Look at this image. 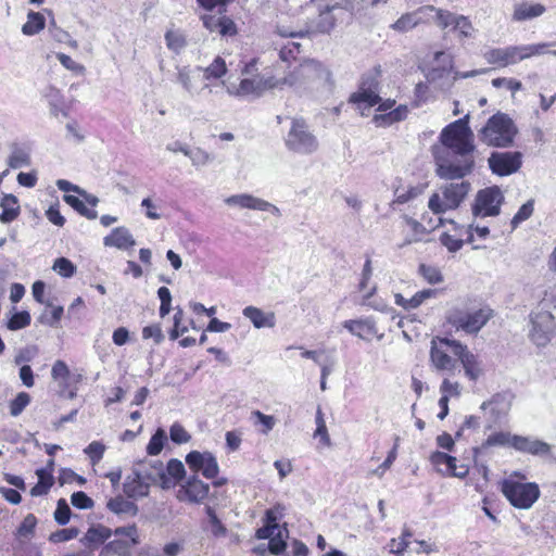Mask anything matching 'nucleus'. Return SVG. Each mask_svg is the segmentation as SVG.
Wrapping results in <instances>:
<instances>
[{"instance_id": "obj_44", "label": "nucleus", "mask_w": 556, "mask_h": 556, "mask_svg": "<svg viewBox=\"0 0 556 556\" xmlns=\"http://www.w3.org/2000/svg\"><path fill=\"white\" fill-rule=\"evenodd\" d=\"M63 200L71 205L75 211H77L80 215L85 216L88 219H96L98 214L93 208H88L86 206V200L73 194H64Z\"/></svg>"}, {"instance_id": "obj_10", "label": "nucleus", "mask_w": 556, "mask_h": 556, "mask_svg": "<svg viewBox=\"0 0 556 556\" xmlns=\"http://www.w3.org/2000/svg\"><path fill=\"white\" fill-rule=\"evenodd\" d=\"M454 344H462L457 340L448 338H434L431 341L430 362L441 372L453 375L457 369V357L455 356Z\"/></svg>"}, {"instance_id": "obj_4", "label": "nucleus", "mask_w": 556, "mask_h": 556, "mask_svg": "<svg viewBox=\"0 0 556 556\" xmlns=\"http://www.w3.org/2000/svg\"><path fill=\"white\" fill-rule=\"evenodd\" d=\"M501 491L510 505L518 509L531 508L541 494L535 482H521L511 478L502 481Z\"/></svg>"}, {"instance_id": "obj_8", "label": "nucleus", "mask_w": 556, "mask_h": 556, "mask_svg": "<svg viewBox=\"0 0 556 556\" xmlns=\"http://www.w3.org/2000/svg\"><path fill=\"white\" fill-rule=\"evenodd\" d=\"M470 190L468 181L451 182L441 188L443 198L433 193L428 202L429 208L434 214H441L447 210L457 208Z\"/></svg>"}, {"instance_id": "obj_24", "label": "nucleus", "mask_w": 556, "mask_h": 556, "mask_svg": "<svg viewBox=\"0 0 556 556\" xmlns=\"http://www.w3.org/2000/svg\"><path fill=\"white\" fill-rule=\"evenodd\" d=\"M103 244L118 250H129L136 245V240L126 227H116L103 238Z\"/></svg>"}, {"instance_id": "obj_35", "label": "nucleus", "mask_w": 556, "mask_h": 556, "mask_svg": "<svg viewBox=\"0 0 556 556\" xmlns=\"http://www.w3.org/2000/svg\"><path fill=\"white\" fill-rule=\"evenodd\" d=\"M545 11L546 8L541 3H521L515 7L513 18L517 22L532 20L541 16Z\"/></svg>"}, {"instance_id": "obj_28", "label": "nucleus", "mask_w": 556, "mask_h": 556, "mask_svg": "<svg viewBox=\"0 0 556 556\" xmlns=\"http://www.w3.org/2000/svg\"><path fill=\"white\" fill-rule=\"evenodd\" d=\"M435 65L429 71L427 78L435 81L450 75L453 72V58L443 51L437 52L434 55Z\"/></svg>"}, {"instance_id": "obj_47", "label": "nucleus", "mask_w": 556, "mask_h": 556, "mask_svg": "<svg viewBox=\"0 0 556 556\" xmlns=\"http://www.w3.org/2000/svg\"><path fill=\"white\" fill-rule=\"evenodd\" d=\"M31 397L27 392H20L10 401L9 410L12 417L20 416L23 410L30 404Z\"/></svg>"}, {"instance_id": "obj_52", "label": "nucleus", "mask_w": 556, "mask_h": 556, "mask_svg": "<svg viewBox=\"0 0 556 556\" xmlns=\"http://www.w3.org/2000/svg\"><path fill=\"white\" fill-rule=\"evenodd\" d=\"M106 446L101 441H92L84 448V453L88 456L90 463L94 466L102 459Z\"/></svg>"}, {"instance_id": "obj_62", "label": "nucleus", "mask_w": 556, "mask_h": 556, "mask_svg": "<svg viewBox=\"0 0 556 556\" xmlns=\"http://www.w3.org/2000/svg\"><path fill=\"white\" fill-rule=\"evenodd\" d=\"M184 319V311L180 307L176 308V312L174 314L173 320L174 326L173 329L169 331V339L170 340H177L180 334H184L187 332L188 328L186 325L182 324Z\"/></svg>"}, {"instance_id": "obj_41", "label": "nucleus", "mask_w": 556, "mask_h": 556, "mask_svg": "<svg viewBox=\"0 0 556 556\" xmlns=\"http://www.w3.org/2000/svg\"><path fill=\"white\" fill-rule=\"evenodd\" d=\"M46 26L45 17L39 12L30 11L27 14V22L22 26V33L26 36H34Z\"/></svg>"}, {"instance_id": "obj_58", "label": "nucleus", "mask_w": 556, "mask_h": 556, "mask_svg": "<svg viewBox=\"0 0 556 556\" xmlns=\"http://www.w3.org/2000/svg\"><path fill=\"white\" fill-rule=\"evenodd\" d=\"M534 211V201L529 200L522 204L511 219V227L515 229L519 224L531 217Z\"/></svg>"}, {"instance_id": "obj_27", "label": "nucleus", "mask_w": 556, "mask_h": 556, "mask_svg": "<svg viewBox=\"0 0 556 556\" xmlns=\"http://www.w3.org/2000/svg\"><path fill=\"white\" fill-rule=\"evenodd\" d=\"M315 65H303L301 63L299 66L294 67L290 71L285 78L286 87L292 88L294 90H302L308 88L306 76L315 71Z\"/></svg>"}, {"instance_id": "obj_40", "label": "nucleus", "mask_w": 556, "mask_h": 556, "mask_svg": "<svg viewBox=\"0 0 556 556\" xmlns=\"http://www.w3.org/2000/svg\"><path fill=\"white\" fill-rule=\"evenodd\" d=\"M36 475L38 477V482L31 488L30 495L42 496L48 494L54 483L53 476L48 471V469H37Z\"/></svg>"}, {"instance_id": "obj_21", "label": "nucleus", "mask_w": 556, "mask_h": 556, "mask_svg": "<svg viewBox=\"0 0 556 556\" xmlns=\"http://www.w3.org/2000/svg\"><path fill=\"white\" fill-rule=\"evenodd\" d=\"M395 104L394 100H387L379 104L377 111L379 114L374 116V122L377 126H389L393 123L403 121L407 115V108L400 105L393 109Z\"/></svg>"}, {"instance_id": "obj_36", "label": "nucleus", "mask_w": 556, "mask_h": 556, "mask_svg": "<svg viewBox=\"0 0 556 556\" xmlns=\"http://www.w3.org/2000/svg\"><path fill=\"white\" fill-rule=\"evenodd\" d=\"M372 276V266H371V260L369 256L366 257V261L364 263L361 279L358 283V290L363 292V301L367 302L377 291V287L374 285L369 287V281Z\"/></svg>"}, {"instance_id": "obj_59", "label": "nucleus", "mask_w": 556, "mask_h": 556, "mask_svg": "<svg viewBox=\"0 0 556 556\" xmlns=\"http://www.w3.org/2000/svg\"><path fill=\"white\" fill-rule=\"evenodd\" d=\"M252 418L255 419L254 425H261V432L263 434H267L276 425V419L274 416L265 415L260 410L252 412Z\"/></svg>"}, {"instance_id": "obj_54", "label": "nucleus", "mask_w": 556, "mask_h": 556, "mask_svg": "<svg viewBox=\"0 0 556 556\" xmlns=\"http://www.w3.org/2000/svg\"><path fill=\"white\" fill-rule=\"evenodd\" d=\"M52 269L61 277L71 278L76 273V266L66 257H59L54 261Z\"/></svg>"}, {"instance_id": "obj_49", "label": "nucleus", "mask_w": 556, "mask_h": 556, "mask_svg": "<svg viewBox=\"0 0 556 556\" xmlns=\"http://www.w3.org/2000/svg\"><path fill=\"white\" fill-rule=\"evenodd\" d=\"M37 526V518L33 514H28L18 526L15 535L17 539H30Z\"/></svg>"}, {"instance_id": "obj_55", "label": "nucleus", "mask_w": 556, "mask_h": 556, "mask_svg": "<svg viewBox=\"0 0 556 556\" xmlns=\"http://www.w3.org/2000/svg\"><path fill=\"white\" fill-rule=\"evenodd\" d=\"M301 51V45L295 41H288L287 43L280 46L279 48V58L283 62H291L296 60L298 55Z\"/></svg>"}, {"instance_id": "obj_14", "label": "nucleus", "mask_w": 556, "mask_h": 556, "mask_svg": "<svg viewBox=\"0 0 556 556\" xmlns=\"http://www.w3.org/2000/svg\"><path fill=\"white\" fill-rule=\"evenodd\" d=\"M491 170L498 176H508L519 170L522 164L520 152H493L488 159Z\"/></svg>"}, {"instance_id": "obj_60", "label": "nucleus", "mask_w": 556, "mask_h": 556, "mask_svg": "<svg viewBox=\"0 0 556 556\" xmlns=\"http://www.w3.org/2000/svg\"><path fill=\"white\" fill-rule=\"evenodd\" d=\"M165 41L168 49L179 52L186 46L185 36L178 30H168L165 34Z\"/></svg>"}, {"instance_id": "obj_46", "label": "nucleus", "mask_w": 556, "mask_h": 556, "mask_svg": "<svg viewBox=\"0 0 556 556\" xmlns=\"http://www.w3.org/2000/svg\"><path fill=\"white\" fill-rule=\"evenodd\" d=\"M202 72L203 78L207 80L223 77L227 73L225 60L220 56H216L208 66L202 68Z\"/></svg>"}, {"instance_id": "obj_5", "label": "nucleus", "mask_w": 556, "mask_h": 556, "mask_svg": "<svg viewBox=\"0 0 556 556\" xmlns=\"http://www.w3.org/2000/svg\"><path fill=\"white\" fill-rule=\"evenodd\" d=\"M493 317V309L481 306L477 309L454 308L448 313L447 320L457 330L467 334L478 333Z\"/></svg>"}, {"instance_id": "obj_7", "label": "nucleus", "mask_w": 556, "mask_h": 556, "mask_svg": "<svg viewBox=\"0 0 556 556\" xmlns=\"http://www.w3.org/2000/svg\"><path fill=\"white\" fill-rule=\"evenodd\" d=\"M114 539L109 540L98 556H132V549L140 543L139 532L135 525L114 529Z\"/></svg>"}, {"instance_id": "obj_15", "label": "nucleus", "mask_w": 556, "mask_h": 556, "mask_svg": "<svg viewBox=\"0 0 556 556\" xmlns=\"http://www.w3.org/2000/svg\"><path fill=\"white\" fill-rule=\"evenodd\" d=\"M186 463L194 472H201L206 479H215L219 472L216 457L211 452L192 451L187 454Z\"/></svg>"}, {"instance_id": "obj_38", "label": "nucleus", "mask_w": 556, "mask_h": 556, "mask_svg": "<svg viewBox=\"0 0 556 556\" xmlns=\"http://www.w3.org/2000/svg\"><path fill=\"white\" fill-rule=\"evenodd\" d=\"M106 507L116 515L125 514L135 516L138 511L137 505L122 495L110 498L106 503Z\"/></svg>"}, {"instance_id": "obj_64", "label": "nucleus", "mask_w": 556, "mask_h": 556, "mask_svg": "<svg viewBox=\"0 0 556 556\" xmlns=\"http://www.w3.org/2000/svg\"><path fill=\"white\" fill-rule=\"evenodd\" d=\"M418 25L434 23L435 7L422 5L414 11Z\"/></svg>"}, {"instance_id": "obj_29", "label": "nucleus", "mask_w": 556, "mask_h": 556, "mask_svg": "<svg viewBox=\"0 0 556 556\" xmlns=\"http://www.w3.org/2000/svg\"><path fill=\"white\" fill-rule=\"evenodd\" d=\"M123 490L127 497L136 500L147 496L149 494L150 485L142 479H137L135 469L132 468L131 473L125 479Z\"/></svg>"}, {"instance_id": "obj_18", "label": "nucleus", "mask_w": 556, "mask_h": 556, "mask_svg": "<svg viewBox=\"0 0 556 556\" xmlns=\"http://www.w3.org/2000/svg\"><path fill=\"white\" fill-rule=\"evenodd\" d=\"M224 202L228 206H236L239 208H248L262 212L269 211L277 216L280 215V210L276 205L249 193L232 194L230 197H227L224 200Z\"/></svg>"}, {"instance_id": "obj_61", "label": "nucleus", "mask_w": 556, "mask_h": 556, "mask_svg": "<svg viewBox=\"0 0 556 556\" xmlns=\"http://www.w3.org/2000/svg\"><path fill=\"white\" fill-rule=\"evenodd\" d=\"M418 271L424 279L431 285L439 283L443 280L440 269L435 266L421 264Z\"/></svg>"}, {"instance_id": "obj_33", "label": "nucleus", "mask_w": 556, "mask_h": 556, "mask_svg": "<svg viewBox=\"0 0 556 556\" xmlns=\"http://www.w3.org/2000/svg\"><path fill=\"white\" fill-rule=\"evenodd\" d=\"M2 212L0 214V222L9 224L15 220L20 215L18 200L13 194H5L0 202Z\"/></svg>"}, {"instance_id": "obj_6", "label": "nucleus", "mask_w": 556, "mask_h": 556, "mask_svg": "<svg viewBox=\"0 0 556 556\" xmlns=\"http://www.w3.org/2000/svg\"><path fill=\"white\" fill-rule=\"evenodd\" d=\"M287 149L293 153L308 155L317 151L318 140L303 118H293L285 137Z\"/></svg>"}, {"instance_id": "obj_51", "label": "nucleus", "mask_w": 556, "mask_h": 556, "mask_svg": "<svg viewBox=\"0 0 556 556\" xmlns=\"http://www.w3.org/2000/svg\"><path fill=\"white\" fill-rule=\"evenodd\" d=\"M167 437L165 431L163 429H157L147 445V453L151 456L159 455L162 452Z\"/></svg>"}, {"instance_id": "obj_42", "label": "nucleus", "mask_w": 556, "mask_h": 556, "mask_svg": "<svg viewBox=\"0 0 556 556\" xmlns=\"http://www.w3.org/2000/svg\"><path fill=\"white\" fill-rule=\"evenodd\" d=\"M453 30L457 33V38L459 41L471 39L476 34V29L469 17L462 14H458L454 23Z\"/></svg>"}, {"instance_id": "obj_45", "label": "nucleus", "mask_w": 556, "mask_h": 556, "mask_svg": "<svg viewBox=\"0 0 556 556\" xmlns=\"http://www.w3.org/2000/svg\"><path fill=\"white\" fill-rule=\"evenodd\" d=\"M56 187L63 191V192H75L77 193L79 197L84 198L86 200V202L91 205L92 207H94L99 200L96 195L93 194H90V193H87L85 190H83L81 188H79L78 186L72 184L71 181L68 180H65V179H59L56 181Z\"/></svg>"}, {"instance_id": "obj_12", "label": "nucleus", "mask_w": 556, "mask_h": 556, "mask_svg": "<svg viewBox=\"0 0 556 556\" xmlns=\"http://www.w3.org/2000/svg\"><path fill=\"white\" fill-rule=\"evenodd\" d=\"M503 201L504 195L498 187L482 189L476 195L472 213L480 217L496 216L500 214Z\"/></svg>"}, {"instance_id": "obj_39", "label": "nucleus", "mask_w": 556, "mask_h": 556, "mask_svg": "<svg viewBox=\"0 0 556 556\" xmlns=\"http://www.w3.org/2000/svg\"><path fill=\"white\" fill-rule=\"evenodd\" d=\"M430 462L437 470L444 476H448L450 472L456 469V458L443 452L432 453Z\"/></svg>"}, {"instance_id": "obj_11", "label": "nucleus", "mask_w": 556, "mask_h": 556, "mask_svg": "<svg viewBox=\"0 0 556 556\" xmlns=\"http://www.w3.org/2000/svg\"><path fill=\"white\" fill-rule=\"evenodd\" d=\"M531 328L529 330L530 340L536 346L547 345L556 331L554 316L549 312H535L530 314Z\"/></svg>"}, {"instance_id": "obj_32", "label": "nucleus", "mask_w": 556, "mask_h": 556, "mask_svg": "<svg viewBox=\"0 0 556 556\" xmlns=\"http://www.w3.org/2000/svg\"><path fill=\"white\" fill-rule=\"evenodd\" d=\"M343 327L353 336L366 338L376 332L375 324L370 319H350L343 323Z\"/></svg>"}, {"instance_id": "obj_43", "label": "nucleus", "mask_w": 556, "mask_h": 556, "mask_svg": "<svg viewBox=\"0 0 556 556\" xmlns=\"http://www.w3.org/2000/svg\"><path fill=\"white\" fill-rule=\"evenodd\" d=\"M334 8H331L329 3H325V10L320 11L316 24H315V30L318 33L327 34L331 29H333L336 25V18L331 14V11Z\"/></svg>"}, {"instance_id": "obj_3", "label": "nucleus", "mask_w": 556, "mask_h": 556, "mask_svg": "<svg viewBox=\"0 0 556 556\" xmlns=\"http://www.w3.org/2000/svg\"><path fill=\"white\" fill-rule=\"evenodd\" d=\"M549 42H539L531 45L508 46L505 48H493L484 52L483 56L489 64L500 67H506L517 64L532 56L546 53Z\"/></svg>"}, {"instance_id": "obj_20", "label": "nucleus", "mask_w": 556, "mask_h": 556, "mask_svg": "<svg viewBox=\"0 0 556 556\" xmlns=\"http://www.w3.org/2000/svg\"><path fill=\"white\" fill-rule=\"evenodd\" d=\"M513 448L519 453L536 457H547L552 452V446L547 442L533 437L518 434L514 435Z\"/></svg>"}, {"instance_id": "obj_19", "label": "nucleus", "mask_w": 556, "mask_h": 556, "mask_svg": "<svg viewBox=\"0 0 556 556\" xmlns=\"http://www.w3.org/2000/svg\"><path fill=\"white\" fill-rule=\"evenodd\" d=\"M455 357L462 363L465 376L470 381H477L483 375V366L479 356L470 352L465 344H454Z\"/></svg>"}, {"instance_id": "obj_34", "label": "nucleus", "mask_w": 556, "mask_h": 556, "mask_svg": "<svg viewBox=\"0 0 556 556\" xmlns=\"http://www.w3.org/2000/svg\"><path fill=\"white\" fill-rule=\"evenodd\" d=\"M403 218H404L406 227L408 228V232L406 235V238H405L403 244H401V247H405V245H408V244H412L415 242L422 241L427 235L426 227L418 220H416L407 215H405Z\"/></svg>"}, {"instance_id": "obj_2", "label": "nucleus", "mask_w": 556, "mask_h": 556, "mask_svg": "<svg viewBox=\"0 0 556 556\" xmlns=\"http://www.w3.org/2000/svg\"><path fill=\"white\" fill-rule=\"evenodd\" d=\"M517 132L514 121L506 113L497 112L481 128L479 138L486 146L507 148L513 144Z\"/></svg>"}, {"instance_id": "obj_63", "label": "nucleus", "mask_w": 556, "mask_h": 556, "mask_svg": "<svg viewBox=\"0 0 556 556\" xmlns=\"http://www.w3.org/2000/svg\"><path fill=\"white\" fill-rule=\"evenodd\" d=\"M83 374H79V379L73 380L65 378L59 382L61 393L68 399H74L77 395L78 384L83 381Z\"/></svg>"}, {"instance_id": "obj_48", "label": "nucleus", "mask_w": 556, "mask_h": 556, "mask_svg": "<svg viewBox=\"0 0 556 556\" xmlns=\"http://www.w3.org/2000/svg\"><path fill=\"white\" fill-rule=\"evenodd\" d=\"M51 376L58 382H60L61 380H63L65 378L73 379V380L79 379V374L71 372L66 363L61 359L56 361L53 364L52 369H51Z\"/></svg>"}, {"instance_id": "obj_56", "label": "nucleus", "mask_w": 556, "mask_h": 556, "mask_svg": "<svg viewBox=\"0 0 556 556\" xmlns=\"http://www.w3.org/2000/svg\"><path fill=\"white\" fill-rule=\"evenodd\" d=\"M458 14H455L451 11L443 10L440 8H435L434 14V23L442 29H445L450 26H454V23L457 18Z\"/></svg>"}, {"instance_id": "obj_16", "label": "nucleus", "mask_w": 556, "mask_h": 556, "mask_svg": "<svg viewBox=\"0 0 556 556\" xmlns=\"http://www.w3.org/2000/svg\"><path fill=\"white\" fill-rule=\"evenodd\" d=\"M202 67L197 66L191 68L190 66H176V78L175 81L179 84L182 90L191 98L200 94V92L207 87V85L201 86Z\"/></svg>"}, {"instance_id": "obj_26", "label": "nucleus", "mask_w": 556, "mask_h": 556, "mask_svg": "<svg viewBox=\"0 0 556 556\" xmlns=\"http://www.w3.org/2000/svg\"><path fill=\"white\" fill-rule=\"evenodd\" d=\"M186 470L184 464L173 458L170 459L166 467H164L163 478H160V485L163 489L174 488L178 481H180L185 477Z\"/></svg>"}, {"instance_id": "obj_31", "label": "nucleus", "mask_w": 556, "mask_h": 556, "mask_svg": "<svg viewBox=\"0 0 556 556\" xmlns=\"http://www.w3.org/2000/svg\"><path fill=\"white\" fill-rule=\"evenodd\" d=\"M315 65V71H312L311 74H308L305 78L307 81V86L311 87L312 85L318 84V85H327L331 81V73L323 63L316 61V60H306L303 62V65Z\"/></svg>"}, {"instance_id": "obj_9", "label": "nucleus", "mask_w": 556, "mask_h": 556, "mask_svg": "<svg viewBox=\"0 0 556 556\" xmlns=\"http://www.w3.org/2000/svg\"><path fill=\"white\" fill-rule=\"evenodd\" d=\"M434 163H435V173L442 179H460L468 175L473 166V155L472 154H457L454 151H448L446 155V169H442V163L439 160V154L441 150L432 149Z\"/></svg>"}, {"instance_id": "obj_23", "label": "nucleus", "mask_w": 556, "mask_h": 556, "mask_svg": "<svg viewBox=\"0 0 556 556\" xmlns=\"http://www.w3.org/2000/svg\"><path fill=\"white\" fill-rule=\"evenodd\" d=\"M132 468L137 479H142L150 486L160 483V478H163L164 465L160 460H141Z\"/></svg>"}, {"instance_id": "obj_37", "label": "nucleus", "mask_w": 556, "mask_h": 556, "mask_svg": "<svg viewBox=\"0 0 556 556\" xmlns=\"http://www.w3.org/2000/svg\"><path fill=\"white\" fill-rule=\"evenodd\" d=\"M8 165L13 169L30 165L29 150L25 147L13 144L8 157Z\"/></svg>"}, {"instance_id": "obj_25", "label": "nucleus", "mask_w": 556, "mask_h": 556, "mask_svg": "<svg viewBox=\"0 0 556 556\" xmlns=\"http://www.w3.org/2000/svg\"><path fill=\"white\" fill-rule=\"evenodd\" d=\"M242 314L248 318L256 329L274 328L276 326V315L274 312H264L256 306H247Z\"/></svg>"}, {"instance_id": "obj_57", "label": "nucleus", "mask_w": 556, "mask_h": 556, "mask_svg": "<svg viewBox=\"0 0 556 556\" xmlns=\"http://www.w3.org/2000/svg\"><path fill=\"white\" fill-rule=\"evenodd\" d=\"M418 26L417 20L415 17L414 11L409 13L403 14L396 22H394L391 27L394 30L405 33Z\"/></svg>"}, {"instance_id": "obj_22", "label": "nucleus", "mask_w": 556, "mask_h": 556, "mask_svg": "<svg viewBox=\"0 0 556 556\" xmlns=\"http://www.w3.org/2000/svg\"><path fill=\"white\" fill-rule=\"evenodd\" d=\"M114 530L103 526V525H93L85 532V534L79 539V543L85 548H90L94 554V551L100 546L102 547L113 535Z\"/></svg>"}, {"instance_id": "obj_50", "label": "nucleus", "mask_w": 556, "mask_h": 556, "mask_svg": "<svg viewBox=\"0 0 556 556\" xmlns=\"http://www.w3.org/2000/svg\"><path fill=\"white\" fill-rule=\"evenodd\" d=\"M413 536V532L409 528L406 526L402 530V535L400 536L399 541L395 539H392L390 542V551L391 553L399 555H402L409 545V539Z\"/></svg>"}, {"instance_id": "obj_1", "label": "nucleus", "mask_w": 556, "mask_h": 556, "mask_svg": "<svg viewBox=\"0 0 556 556\" xmlns=\"http://www.w3.org/2000/svg\"><path fill=\"white\" fill-rule=\"evenodd\" d=\"M440 146L433 149L441 150L439 160L443 164L442 169H446V153L454 151L457 154H472L475 151L473 132L469 127V115L448 124L440 134Z\"/></svg>"}, {"instance_id": "obj_13", "label": "nucleus", "mask_w": 556, "mask_h": 556, "mask_svg": "<svg viewBox=\"0 0 556 556\" xmlns=\"http://www.w3.org/2000/svg\"><path fill=\"white\" fill-rule=\"evenodd\" d=\"M380 100L379 84L374 76L363 77L358 90L350 98L363 116L368 115L367 111L378 104Z\"/></svg>"}, {"instance_id": "obj_17", "label": "nucleus", "mask_w": 556, "mask_h": 556, "mask_svg": "<svg viewBox=\"0 0 556 556\" xmlns=\"http://www.w3.org/2000/svg\"><path fill=\"white\" fill-rule=\"evenodd\" d=\"M210 486L201 481L195 475L189 477L185 484L177 490L176 497L180 502L201 503L208 495Z\"/></svg>"}, {"instance_id": "obj_30", "label": "nucleus", "mask_w": 556, "mask_h": 556, "mask_svg": "<svg viewBox=\"0 0 556 556\" xmlns=\"http://www.w3.org/2000/svg\"><path fill=\"white\" fill-rule=\"evenodd\" d=\"M514 435L515 434L505 431L492 433L480 446L473 447L472 452H475L476 454H486L488 448L492 446L513 447Z\"/></svg>"}, {"instance_id": "obj_53", "label": "nucleus", "mask_w": 556, "mask_h": 556, "mask_svg": "<svg viewBox=\"0 0 556 556\" xmlns=\"http://www.w3.org/2000/svg\"><path fill=\"white\" fill-rule=\"evenodd\" d=\"M238 93L242 96H261L263 93L260 77L250 79L245 78L240 81Z\"/></svg>"}]
</instances>
